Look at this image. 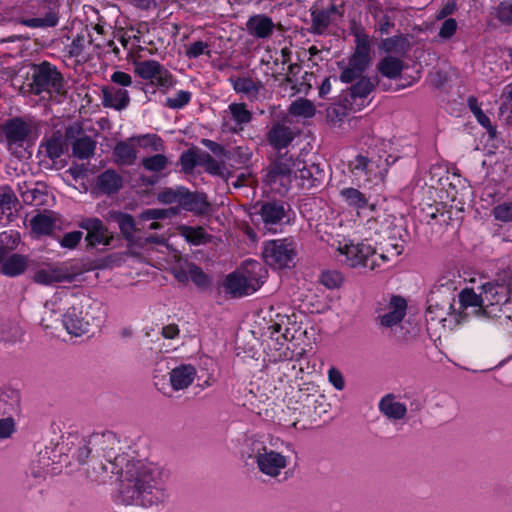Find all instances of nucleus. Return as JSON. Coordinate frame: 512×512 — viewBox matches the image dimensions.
<instances>
[{
	"instance_id": "nucleus-1",
	"label": "nucleus",
	"mask_w": 512,
	"mask_h": 512,
	"mask_svg": "<svg viewBox=\"0 0 512 512\" xmlns=\"http://www.w3.org/2000/svg\"><path fill=\"white\" fill-rule=\"evenodd\" d=\"M90 455L87 477L103 484L116 475L119 493L126 504L150 507L167 498L169 472L158 463L130 459L121 452L120 439L114 432L94 433L80 439L75 457L84 463Z\"/></svg>"
},
{
	"instance_id": "nucleus-2",
	"label": "nucleus",
	"mask_w": 512,
	"mask_h": 512,
	"mask_svg": "<svg viewBox=\"0 0 512 512\" xmlns=\"http://www.w3.org/2000/svg\"><path fill=\"white\" fill-rule=\"evenodd\" d=\"M62 323L72 336L80 337L99 327L106 318V307L98 299L86 295L55 294L44 304L41 325L50 328L57 313L64 311Z\"/></svg>"
},
{
	"instance_id": "nucleus-3",
	"label": "nucleus",
	"mask_w": 512,
	"mask_h": 512,
	"mask_svg": "<svg viewBox=\"0 0 512 512\" xmlns=\"http://www.w3.org/2000/svg\"><path fill=\"white\" fill-rule=\"evenodd\" d=\"M461 313L477 317L488 318L504 315L511 319L512 298L509 296L508 287L500 280V275L495 282L482 286V293L476 294L473 289H464L459 294Z\"/></svg>"
},
{
	"instance_id": "nucleus-4",
	"label": "nucleus",
	"mask_w": 512,
	"mask_h": 512,
	"mask_svg": "<svg viewBox=\"0 0 512 512\" xmlns=\"http://www.w3.org/2000/svg\"><path fill=\"white\" fill-rule=\"evenodd\" d=\"M271 435L246 434L240 444V455L244 460L252 459L258 471L270 479H279L290 463V457L273 449L279 441Z\"/></svg>"
},
{
	"instance_id": "nucleus-5",
	"label": "nucleus",
	"mask_w": 512,
	"mask_h": 512,
	"mask_svg": "<svg viewBox=\"0 0 512 512\" xmlns=\"http://www.w3.org/2000/svg\"><path fill=\"white\" fill-rule=\"evenodd\" d=\"M325 179V172L318 164L306 165L301 159H293L286 154L279 155L271 164L266 175V182L270 185L278 181L287 190V184L292 181L302 190L319 188Z\"/></svg>"
},
{
	"instance_id": "nucleus-6",
	"label": "nucleus",
	"mask_w": 512,
	"mask_h": 512,
	"mask_svg": "<svg viewBox=\"0 0 512 512\" xmlns=\"http://www.w3.org/2000/svg\"><path fill=\"white\" fill-rule=\"evenodd\" d=\"M297 245L291 238L265 241L262 247L264 262L274 269H286L294 265Z\"/></svg>"
},
{
	"instance_id": "nucleus-7",
	"label": "nucleus",
	"mask_w": 512,
	"mask_h": 512,
	"mask_svg": "<svg viewBox=\"0 0 512 512\" xmlns=\"http://www.w3.org/2000/svg\"><path fill=\"white\" fill-rule=\"evenodd\" d=\"M352 175L364 182H383L388 171L387 159L381 156L368 158L364 155H357L348 164Z\"/></svg>"
},
{
	"instance_id": "nucleus-8",
	"label": "nucleus",
	"mask_w": 512,
	"mask_h": 512,
	"mask_svg": "<svg viewBox=\"0 0 512 512\" xmlns=\"http://www.w3.org/2000/svg\"><path fill=\"white\" fill-rule=\"evenodd\" d=\"M31 90L34 94H62L64 81L61 73L49 62L36 65L32 74Z\"/></svg>"
},
{
	"instance_id": "nucleus-9",
	"label": "nucleus",
	"mask_w": 512,
	"mask_h": 512,
	"mask_svg": "<svg viewBox=\"0 0 512 512\" xmlns=\"http://www.w3.org/2000/svg\"><path fill=\"white\" fill-rule=\"evenodd\" d=\"M440 298V291H436L428 299L427 321L439 322L446 327L447 322L449 325L453 322L459 324L470 316V314L461 313L460 307L457 312L454 310L453 297L442 299L441 303L439 302Z\"/></svg>"
},
{
	"instance_id": "nucleus-10",
	"label": "nucleus",
	"mask_w": 512,
	"mask_h": 512,
	"mask_svg": "<svg viewBox=\"0 0 512 512\" xmlns=\"http://www.w3.org/2000/svg\"><path fill=\"white\" fill-rule=\"evenodd\" d=\"M338 250L340 255L344 257L340 261L351 268L363 267L374 270L380 266L377 261L376 250L369 244H345L343 247H339Z\"/></svg>"
},
{
	"instance_id": "nucleus-11",
	"label": "nucleus",
	"mask_w": 512,
	"mask_h": 512,
	"mask_svg": "<svg viewBox=\"0 0 512 512\" xmlns=\"http://www.w3.org/2000/svg\"><path fill=\"white\" fill-rule=\"evenodd\" d=\"M2 130L8 150L18 158L23 157L24 145L31 132L29 123L22 118L15 117L5 122Z\"/></svg>"
},
{
	"instance_id": "nucleus-12",
	"label": "nucleus",
	"mask_w": 512,
	"mask_h": 512,
	"mask_svg": "<svg viewBox=\"0 0 512 512\" xmlns=\"http://www.w3.org/2000/svg\"><path fill=\"white\" fill-rule=\"evenodd\" d=\"M81 269L72 262H62L53 265H47L38 269L33 280L38 284L51 285L60 282H73Z\"/></svg>"
},
{
	"instance_id": "nucleus-13",
	"label": "nucleus",
	"mask_w": 512,
	"mask_h": 512,
	"mask_svg": "<svg viewBox=\"0 0 512 512\" xmlns=\"http://www.w3.org/2000/svg\"><path fill=\"white\" fill-rule=\"evenodd\" d=\"M135 73L152 85L169 88L173 84L171 73L156 60H143L134 62Z\"/></svg>"
},
{
	"instance_id": "nucleus-14",
	"label": "nucleus",
	"mask_w": 512,
	"mask_h": 512,
	"mask_svg": "<svg viewBox=\"0 0 512 512\" xmlns=\"http://www.w3.org/2000/svg\"><path fill=\"white\" fill-rule=\"evenodd\" d=\"M65 139L71 144L74 157L84 160L91 158L96 149V142L85 135L80 123H73L65 129Z\"/></svg>"
},
{
	"instance_id": "nucleus-15",
	"label": "nucleus",
	"mask_w": 512,
	"mask_h": 512,
	"mask_svg": "<svg viewBox=\"0 0 512 512\" xmlns=\"http://www.w3.org/2000/svg\"><path fill=\"white\" fill-rule=\"evenodd\" d=\"M252 121V112L244 103H231L224 111L223 126L233 133L243 131L245 125Z\"/></svg>"
},
{
	"instance_id": "nucleus-16",
	"label": "nucleus",
	"mask_w": 512,
	"mask_h": 512,
	"mask_svg": "<svg viewBox=\"0 0 512 512\" xmlns=\"http://www.w3.org/2000/svg\"><path fill=\"white\" fill-rule=\"evenodd\" d=\"M97 46L99 44L93 41V32L85 28L72 40V43L68 46L67 53L69 57L87 61L95 56L94 49Z\"/></svg>"
},
{
	"instance_id": "nucleus-17",
	"label": "nucleus",
	"mask_w": 512,
	"mask_h": 512,
	"mask_svg": "<svg viewBox=\"0 0 512 512\" xmlns=\"http://www.w3.org/2000/svg\"><path fill=\"white\" fill-rule=\"evenodd\" d=\"M225 290L233 297H242L252 294L260 288L258 279L240 273H231L227 276Z\"/></svg>"
},
{
	"instance_id": "nucleus-18",
	"label": "nucleus",
	"mask_w": 512,
	"mask_h": 512,
	"mask_svg": "<svg viewBox=\"0 0 512 512\" xmlns=\"http://www.w3.org/2000/svg\"><path fill=\"white\" fill-rule=\"evenodd\" d=\"M355 51L349 59V63L358 71H365L371 61L370 38L362 28H357L354 32Z\"/></svg>"
},
{
	"instance_id": "nucleus-19",
	"label": "nucleus",
	"mask_w": 512,
	"mask_h": 512,
	"mask_svg": "<svg viewBox=\"0 0 512 512\" xmlns=\"http://www.w3.org/2000/svg\"><path fill=\"white\" fill-rule=\"evenodd\" d=\"M79 227L87 231L85 239L90 246L109 245L113 239L112 234L98 218H85L80 221Z\"/></svg>"
},
{
	"instance_id": "nucleus-20",
	"label": "nucleus",
	"mask_w": 512,
	"mask_h": 512,
	"mask_svg": "<svg viewBox=\"0 0 512 512\" xmlns=\"http://www.w3.org/2000/svg\"><path fill=\"white\" fill-rule=\"evenodd\" d=\"M406 300L400 296H393L390 302L378 316L379 325L384 328H392L399 324L406 314Z\"/></svg>"
},
{
	"instance_id": "nucleus-21",
	"label": "nucleus",
	"mask_w": 512,
	"mask_h": 512,
	"mask_svg": "<svg viewBox=\"0 0 512 512\" xmlns=\"http://www.w3.org/2000/svg\"><path fill=\"white\" fill-rule=\"evenodd\" d=\"M289 209L282 202L278 201H269L261 204L260 210L258 214L261 217V220L268 230H273V226L281 223L285 218H287V213Z\"/></svg>"
},
{
	"instance_id": "nucleus-22",
	"label": "nucleus",
	"mask_w": 512,
	"mask_h": 512,
	"mask_svg": "<svg viewBox=\"0 0 512 512\" xmlns=\"http://www.w3.org/2000/svg\"><path fill=\"white\" fill-rule=\"evenodd\" d=\"M380 413L391 421H400L406 418L408 409L405 403L398 401L397 396L389 393L384 395L379 403Z\"/></svg>"
},
{
	"instance_id": "nucleus-23",
	"label": "nucleus",
	"mask_w": 512,
	"mask_h": 512,
	"mask_svg": "<svg viewBox=\"0 0 512 512\" xmlns=\"http://www.w3.org/2000/svg\"><path fill=\"white\" fill-rule=\"evenodd\" d=\"M296 133L283 123H276L267 132L266 138L271 147L280 151L287 148L294 140Z\"/></svg>"
},
{
	"instance_id": "nucleus-24",
	"label": "nucleus",
	"mask_w": 512,
	"mask_h": 512,
	"mask_svg": "<svg viewBox=\"0 0 512 512\" xmlns=\"http://www.w3.org/2000/svg\"><path fill=\"white\" fill-rule=\"evenodd\" d=\"M196 368L191 364H181L169 372V381L174 391L187 389L195 380Z\"/></svg>"
},
{
	"instance_id": "nucleus-25",
	"label": "nucleus",
	"mask_w": 512,
	"mask_h": 512,
	"mask_svg": "<svg viewBox=\"0 0 512 512\" xmlns=\"http://www.w3.org/2000/svg\"><path fill=\"white\" fill-rule=\"evenodd\" d=\"M19 210V201L14 191L8 186L0 187V224L12 221Z\"/></svg>"
},
{
	"instance_id": "nucleus-26",
	"label": "nucleus",
	"mask_w": 512,
	"mask_h": 512,
	"mask_svg": "<svg viewBox=\"0 0 512 512\" xmlns=\"http://www.w3.org/2000/svg\"><path fill=\"white\" fill-rule=\"evenodd\" d=\"M114 162L121 166H131L137 159L136 143L133 137L118 142L113 150Z\"/></svg>"
},
{
	"instance_id": "nucleus-27",
	"label": "nucleus",
	"mask_w": 512,
	"mask_h": 512,
	"mask_svg": "<svg viewBox=\"0 0 512 512\" xmlns=\"http://www.w3.org/2000/svg\"><path fill=\"white\" fill-rule=\"evenodd\" d=\"M130 103L128 91L115 87H104L102 89V105L106 108H113L121 111Z\"/></svg>"
},
{
	"instance_id": "nucleus-28",
	"label": "nucleus",
	"mask_w": 512,
	"mask_h": 512,
	"mask_svg": "<svg viewBox=\"0 0 512 512\" xmlns=\"http://www.w3.org/2000/svg\"><path fill=\"white\" fill-rule=\"evenodd\" d=\"M274 27L272 19L264 14L251 16L246 23L248 33L261 39L270 37Z\"/></svg>"
},
{
	"instance_id": "nucleus-29",
	"label": "nucleus",
	"mask_w": 512,
	"mask_h": 512,
	"mask_svg": "<svg viewBox=\"0 0 512 512\" xmlns=\"http://www.w3.org/2000/svg\"><path fill=\"white\" fill-rule=\"evenodd\" d=\"M180 207L186 211L194 212L196 214H204L209 209V202L203 193H193L188 189L183 188Z\"/></svg>"
},
{
	"instance_id": "nucleus-30",
	"label": "nucleus",
	"mask_w": 512,
	"mask_h": 512,
	"mask_svg": "<svg viewBox=\"0 0 512 512\" xmlns=\"http://www.w3.org/2000/svg\"><path fill=\"white\" fill-rule=\"evenodd\" d=\"M123 186L122 176L113 169H107L97 176L95 187L103 194L117 193Z\"/></svg>"
},
{
	"instance_id": "nucleus-31",
	"label": "nucleus",
	"mask_w": 512,
	"mask_h": 512,
	"mask_svg": "<svg viewBox=\"0 0 512 512\" xmlns=\"http://www.w3.org/2000/svg\"><path fill=\"white\" fill-rule=\"evenodd\" d=\"M66 139L60 131L54 132L50 137L44 139L40 144L39 152L50 158L58 159L67 149Z\"/></svg>"
},
{
	"instance_id": "nucleus-32",
	"label": "nucleus",
	"mask_w": 512,
	"mask_h": 512,
	"mask_svg": "<svg viewBox=\"0 0 512 512\" xmlns=\"http://www.w3.org/2000/svg\"><path fill=\"white\" fill-rule=\"evenodd\" d=\"M20 393L15 389H6L0 393V416H11L20 412Z\"/></svg>"
},
{
	"instance_id": "nucleus-33",
	"label": "nucleus",
	"mask_w": 512,
	"mask_h": 512,
	"mask_svg": "<svg viewBox=\"0 0 512 512\" xmlns=\"http://www.w3.org/2000/svg\"><path fill=\"white\" fill-rule=\"evenodd\" d=\"M1 263V273L9 277H15L26 270L28 266V258L20 254H12Z\"/></svg>"
},
{
	"instance_id": "nucleus-34",
	"label": "nucleus",
	"mask_w": 512,
	"mask_h": 512,
	"mask_svg": "<svg viewBox=\"0 0 512 512\" xmlns=\"http://www.w3.org/2000/svg\"><path fill=\"white\" fill-rule=\"evenodd\" d=\"M404 69V63L401 59L393 56H386L377 64L378 72L389 79H397L400 77Z\"/></svg>"
},
{
	"instance_id": "nucleus-35",
	"label": "nucleus",
	"mask_w": 512,
	"mask_h": 512,
	"mask_svg": "<svg viewBox=\"0 0 512 512\" xmlns=\"http://www.w3.org/2000/svg\"><path fill=\"white\" fill-rule=\"evenodd\" d=\"M23 335L18 321L5 319L0 322V341L7 344L16 343Z\"/></svg>"
},
{
	"instance_id": "nucleus-36",
	"label": "nucleus",
	"mask_w": 512,
	"mask_h": 512,
	"mask_svg": "<svg viewBox=\"0 0 512 512\" xmlns=\"http://www.w3.org/2000/svg\"><path fill=\"white\" fill-rule=\"evenodd\" d=\"M93 41L99 46L95 47V56H100L103 53L113 52L115 55H119V48L115 42L111 39L104 38V30L100 25H95L92 28Z\"/></svg>"
},
{
	"instance_id": "nucleus-37",
	"label": "nucleus",
	"mask_w": 512,
	"mask_h": 512,
	"mask_svg": "<svg viewBox=\"0 0 512 512\" xmlns=\"http://www.w3.org/2000/svg\"><path fill=\"white\" fill-rule=\"evenodd\" d=\"M340 196L349 207L356 210L364 209L369 205L367 197L356 188H344L340 191Z\"/></svg>"
},
{
	"instance_id": "nucleus-38",
	"label": "nucleus",
	"mask_w": 512,
	"mask_h": 512,
	"mask_svg": "<svg viewBox=\"0 0 512 512\" xmlns=\"http://www.w3.org/2000/svg\"><path fill=\"white\" fill-rule=\"evenodd\" d=\"M394 13L395 10L393 8L383 9L378 6L373 8L372 14L377 21L381 34H388L394 26Z\"/></svg>"
},
{
	"instance_id": "nucleus-39",
	"label": "nucleus",
	"mask_w": 512,
	"mask_h": 512,
	"mask_svg": "<svg viewBox=\"0 0 512 512\" xmlns=\"http://www.w3.org/2000/svg\"><path fill=\"white\" fill-rule=\"evenodd\" d=\"M169 214H170V210L169 209L152 208V209L144 210L139 215V219L143 223L146 222V221H151L150 224L143 225V229H146V230H157V229H160L162 227V225L159 222L155 221V220L164 219V218L168 217Z\"/></svg>"
},
{
	"instance_id": "nucleus-40",
	"label": "nucleus",
	"mask_w": 512,
	"mask_h": 512,
	"mask_svg": "<svg viewBox=\"0 0 512 512\" xmlns=\"http://www.w3.org/2000/svg\"><path fill=\"white\" fill-rule=\"evenodd\" d=\"M32 230L39 235H48L52 233L56 226L55 219L50 214H37L31 221Z\"/></svg>"
},
{
	"instance_id": "nucleus-41",
	"label": "nucleus",
	"mask_w": 512,
	"mask_h": 512,
	"mask_svg": "<svg viewBox=\"0 0 512 512\" xmlns=\"http://www.w3.org/2000/svg\"><path fill=\"white\" fill-rule=\"evenodd\" d=\"M136 146L139 145L144 150L151 152H162L165 148L164 142L157 134H142L133 136Z\"/></svg>"
},
{
	"instance_id": "nucleus-42",
	"label": "nucleus",
	"mask_w": 512,
	"mask_h": 512,
	"mask_svg": "<svg viewBox=\"0 0 512 512\" xmlns=\"http://www.w3.org/2000/svg\"><path fill=\"white\" fill-rule=\"evenodd\" d=\"M170 161L164 154L157 152L152 156L144 157L141 160L142 167L149 172L161 173L169 166Z\"/></svg>"
},
{
	"instance_id": "nucleus-43",
	"label": "nucleus",
	"mask_w": 512,
	"mask_h": 512,
	"mask_svg": "<svg viewBox=\"0 0 512 512\" xmlns=\"http://www.w3.org/2000/svg\"><path fill=\"white\" fill-rule=\"evenodd\" d=\"M18 190L23 202L27 205H41L43 203V198L45 194L34 187L33 185H28L27 183H23L22 185H18Z\"/></svg>"
},
{
	"instance_id": "nucleus-44",
	"label": "nucleus",
	"mask_w": 512,
	"mask_h": 512,
	"mask_svg": "<svg viewBox=\"0 0 512 512\" xmlns=\"http://www.w3.org/2000/svg\"><path fill=\"white\" fill-rule=\"evenodd\" d=\"M315 112L314 104L305 98L296 99L289 106V113L296 117L311 118Z\"/></svg>"
},
{
	"instance_id": "nucleus-45",
	"label": "nucleus",
	"mask_w": 512,
	"mask_h": 512,
	"mask_svg": "<svg viewBox=\"0 0 512 512\" xmlns=\"http://www.w3.org/2000/svg\"><path fill=\"white\" fill-rule=\"evenodd\" d=\"M58 15L53 10H50L44 17H35L29 19H20L18 22L22 25L31 27V28H45V27H54L58 23Z\"/></svg>"
},
{
	"instance_id": "nucleus-46",
	"label": "nucleus",
	"mask_w": 512,
	"mask_h": 512,
	"mask_svg": "<svg viewBox=\"0 0 512 512\" xmlns=\"http://www.w3.org/2000/svg\"><path fill=\"white\" fill-rule=\"evenodd\" d=\"M20 242V236L15 231H5L0 233V255L3 259L13 250H15Z\"/></svg>"
},
{
	"instance_id": "nucleus-47",
	"label": "nucleus",
	"mask_w": 512,
	"mask_h": 512,
	"mask_svg": "<svg viewBox=\"0 0 512 512\" xmlns=\"http://www.w3.org/2000/svg\"><path fill=\"white\" fill-rule=\"evenodd\" d=\"M234 90L246 94L249 98H256L262 88L260 83L250 78H238L233 82Z\"/></svg>"
},
{
	"instance_id": "nucleus-48",
	"label": "nucleus",
	"mask_w": 512,
	"mask_h": 512,
	"mask_svg": "<svg viewBox=\"0 0 512 512\" xmlns=\"http://www.w3.org/2000/svg\"><path fill=\"white\" fill-rule=\"evenodd\" d=\"M252 157V151L247 146H237L227 150L225 158L235 165H246Z\"/></svg>"
},
{
	"instance_id": "nucleus-49",
	"label": "nucleus",
	"mask_w": 512,
	"mask_h": 512,
	"mask_svg": "<svg viewBox=\"0 0 512 512\" xmlns=\"http://www.w3.org/2000/svg\"><path fill=\"white\" fill-rule=\"evenodd\" d=\"M199 165L203 166L205 170L212 175H225L226 168L224 163L218 162L207 152H203L199 155Z\"/></svg>"
},
{
	"instance_id": "nucleus-50",
	"label": "nucleus",
	"mask_w": 512,
	"mask_h": 512,
	"mask_svg": "<svg viewBox=\"0 0 512 512\" xmlns=\"http://www.w3.org/2000/svg\"><path fill=\"white\" fill-rule=\"evenodd\" d=\"M182 235L188 242L194 245L206 243L210 238L202 227L184 226L182 227Z\"/></svg>"
},
{
	"instance_id": "nucleus-51",
	"label": "nucleus",
	"mask_w": 512,
	"mask_h": 512,
	"mask_svg": "<svg viewBox=\"0 0 512 512\" xmlns=\"http://www.w3.org/2000/svg\"><path fill=\"white\" fill-rule=\"evenodd\" d=\"M313 30L322 34L330 25V12L326 10H314L311 13Z\"/></svg>"
},
{
	"instance_id": "nucleus-52",
	"label": "nucleus",
	"mask_w": 512,
	"mask_h": 512,
	"mask_svg": "<svg viewBox=\"0 0 512 512\" xmlns=\"http://www.w3.org/2000/svg\"><path fill=\"white\" fill-rule=\"evenodd\" d=\"M374 85L368 77H361L356 84L350 87V95L352 98H365L372 90Z\"/></svg>"
},
{
	"instance_id": "nucleus-53",
	"label": "nucleus",
	"mask_w": 512,
	"mask_h": 512,
	"mask_svg": "<svg viewBox=\"0 0 512 512\" xmlns=\"http://www.w3.org/2000/svg\"><path fill=\"white\" fill-rule=\"evenodd\" d=\"M184 187L164 188L157 195L159 202L163 204H178L180 206L181 196Z\"/></svg>"
},
{
	"instance_id": "nucleus-54",
	"label": "nucleus",
	"mask_w": 512,
	"mask_h": 512,
	"mask_svg": "<svg viewBox=\"0 0 512 512\" xmlns=\"http://www.w3.org/2000/svg\"><path fill=\"white\" fill-rule=\"evenodd\" d=\"M495 17L503 25H512V0L501 1L495 8Z\"/></svg>"
},
{
	"instance_id": "nucleus-55",
	"label": "nucleus",
	"mask_w": 512,
	"mask_h": 512,
	"mask_svg": "<svg viewBox=\"0 0 512 512\" xmlns=\"http://www.w3.org/2000/svg\"><path fill=\"white\" fill-rule=\"evenodd\" d=\"M187 274L189 278L198 287H207L210 283L209 277L203 272V270L193 263L187 264Z\"/></svg>"
},
{
	"instance_id": "nucleus-56",
	"label": "nucleus",
	"mask_w": 512,
	"mask_h": 512,
	"mask_svg": "<svg viewBox=\"0 0 512 512\" xmlns=\"http://www.w3.org/2000/svg\"><path fill=\"white\" fill-rule=\"evenodd\" d=\"M320 282L328 289H335L343 283V275L336 270H327L322 272Z\"/></svg>"
},
{
	"instance_id": "nucleus-57",
	"label": "nucleus",
	"mask_w": 512,
	"mask_h": 512,
	"mask_svg": "<svg viewBox=\"0 0 512 512\" xmlns=\"http://www.w3.org/2000/svg\"><path fill=\"white\" fill-rule=\"evenodd\" d=\"M404 246L397 242H391L386 245L380 254L376 253L377 260L380 259L382 262L391 261L402 254Z\"/></svg>"
},
{
	"instance_id": "nucleus-58",
	"label": "nucleus",
	"mask_w": 512,
	"mask_h": 512,
	"mask_svg": "<svg viewBox=\"0 0 512 512\" xmlns=\"http://www.w3.org/2000/svg\"><path fill=\"white\" fill-rule=\"evenodd\" d=\"M191 100L189 91L180 90L173 97L166 99L165 106L171 109H180L187 105Z\"/></svg>"
},
{
	"instance_id": "nucleus-59",
	"label": "nucleus",
	"mask_w": 512,
	"mask_h": 512,
	"mask_svg": "<svg viewBox=\"0 0 512 512\" xmlns=\"http://www.w3.org/2000/svg\"><path fill=\"white\" fill-rule=\"evenodd\" d=\"M199 155L194 150H188L182 153L180 157V164L182 167V170L185 173L192 172L195 166L199 165Z\"/></svg>"
},
{
	"instance_id": "nucleus-60",
	"label": "nucleus",
	"mask_w": 512,
	"mask_h": 512,
	"mask_svg": "<svg viewBox=\"0 0 512 512\" xmlns=\"http://www.w3.org/2000/svg\"><path fill=\"white\" fill-rule=\"evenodd\" d=\"M185 54L190 59L198 58L201 55H210L209 45L203 41H196L186 47Z\"/></svg>"
},
{
	"instance_id": "nucleus-61",
	"label": "nucleus",
	"mask_w": 512,
	"mask_h": 512,
	"mask_svg": "<svg viewBox=\"0 0 512 512\" xmlns=\"http://www.w3.org/2000/svg\"><path fill=\"white\" fill-rule=\"evenodd\" d=\"M16 432L14 417L0 416V440L9 439Z\"/></svg>"
},
{
	"instance_id": "nucleus-62",
	"label": "nucleus",
	"mask_w": 512,
	"mask_h": 512,
	"mask_svg": "<svg viewBox=\"0 0 512 512\" xmlns=\"http://www.w3.org/2000/svg\"><path fill=\"white\" fill-rule=\"evenodd\" d=\"M121 233L127 238H132L135 232L134 218L129 214H121L118 218Z\"/></svg>"
},
{
	"instance_id": "nucleus-63",
	"label": "nucleus",
	"mask_w": 512,
	"mask_h": 512,
	"mask_svg": "<svg viewBox=\"0 0 512 512\" xmlns=\"http://www.w3.org/2000/svg\"><path fill=\"white\" fill-rule=\"evenodd\" d=\"M495 219L502 222L512 221V201L504 202L493 209Z\"/></svg>"
},
{
	"instance_id": "nucleus-64",
	"label": "nucleus",
	"mask_w": 512,
	"mask_h": 512,
	"mask_svg": "<svg viewBox=\"0 0 512 512\" xmlns=\"http://www.w3.org/2000/svg\"><path fill=\"white\" fill-rule=\"evenodd\" d=\"M328 380L330 384L338 391L345 388V379L342 372L336 367H330L328 370Z\"/></svg>"
}]
</instances>
